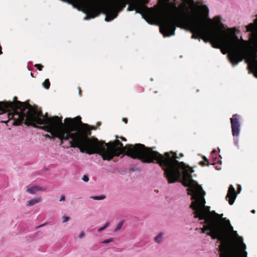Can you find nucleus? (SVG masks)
Listing matches in <instances>:
<instances>
[{
  "label": "nucleus",
  "instance_id": "nucleus-22",
  "mask_svg": "<svg viewBox=\"0 0 257 257\" xmlns=\"http://www.w3.org/2000/svg\"><path fill=\"white\" fill-rule=\"evenodd\" d=\"M242 41V61L244 59V45H245V41L243 40L242 39L241 40Z\"/></svg>",
  "mask_w": 257,
  "mask_h": 257
},
{
  "label": "nucleus",
  "instance_id": "nucleus-13",
  "mask_svg": "<svg viewBox=\"0 0 257 257\" xmlns=\"http://www.w3.org/2000/svg\"><path fill=\"white\" fill-rule=\"evenodd\" d=\"M45 188H42V187H41L38 186H32V187H30L28 186V187H27V190H26L27 192H28V193L32 194H34L38 191H45Z\"/></svg>",
  "mask_w": 257,
  "mask_h": 257
},
{
  "label": "nucleus",
  "instance_id": "nucleus-25",
  "mask_svg": "<svg viewBox=\"0 0 257 257\" xmlns=\"http://www.w3.org/2000/svg\"><path fill=\"white\" fill-rule=\"evenodd\" d=\"M114 240V239L113 238H111L110 239H105L103 240L102 243H108L111 242H112Z\"/></svg>",
  "mask_w": 257,
  "mask_h": 257
},
{
  "label": "nucleus",
  "instance_id": "nucleus-38",
  "mask_svg": "<svg viewBox=\"0 0 257 257\" xmlns=\"http://www.w3.org/2000/svg\"><path fill=\"white\" fill-rule=\"evenodd\" d=\"M44 225V224H42V225H40V226H38V227H40L41 226H43Z\"/></svg>",
  "mask_w": 257,
  "mask_h": 257
},
{
  "label": "nucleus",
  "instance_id": "nucleus-2",
  "mask_svg": "<svg viewBox=\"0 0 257 257\" xmlns=\"http://www.w3.org/2000/svg\"><path fill=\"white\" fill-rule=\"evenodd\" d=\"M184 3L177 8L174 3H169V7L174 10L173 18L166 17L160 29L164 37L175 35L176 27L189 31L192 39H201L206 24L212 20L209 18V9L203 5L201 1L182 0Z\"/></svg>",
  "mask_w": 257,
  "mask_h": 257
},
{
  "label": "nucleus",
  "instance_id": "nucleus-27",
  "mask_svg": "<svg viewBox=\"0 0 257 257\" xmlns=\"http://www.w3.org/2000/svg\"><path fill=\"white\" fill-rule=\"evenodd\" d=\"M69 217L66 216H64L63 217V222H67V221L69 220Z\"/></svg>",
  "mask_w": 257,
  "mask_h": 257
},
{
  "label": "nucleus",
  "instance_id": "nucleus-32",
  "mask_svg": "<svg viewBox=\"0 0 257 257\" xmlns=\"http://www.w3.org/2000/svg\"><path fill=\"white\" fill-rule=\"evenodd\" d=\"M183 156H184V155H183V154H180L179 157H178V156H177V157H178V158H177V159H179V158H180V157H183Z\"/></svg>",
  "mask_w": 257,
  "mask_h": 257
},
{
  "label": "nucleus",
  "instance_id": "nucleus-19",
  "mask_svg": "<svg viewBox=\"0 0 257 257\" xmlns=\"http://www.w3.org/2000/svg\"><path fill=\"white\" fill-rule=\"evenodd\" d=\"M163 234L162 233H159L155 238V241L156 242L159 243L162 241Z\"/></svg>",
  "mask_w": 257,
  "mask_h": 257
},
{
  "label": "nucleus",
  "instance_id": "nucleus-31",
  "mask_svg": "<svg viewBox=\"0 0 257 257\" xmlns=\"http://www.w3.org/2000/svg\"><path fill=\"white\" fill-rule=\"evenodd\" d=\"M240 191H241V185H238V186H237V191L240 192Z\"/></svg>",
  "mask_w": 257,
  "mask_h": 257
},
{
  "label": "nucleus",
  "instance_id": "nucleus-7",
  "mask_svg": "<svg viewBox=\"0 0 257 257\" xmlns=\"http://www.w3.org/2000/svg\"><path fill=\"white\" fill-rule=\"evenodd\" d=\"M148 3L149 0H132L128 4L127 10H135L136 13L141 14L143 18L150 24L161 26L166 17L169 4L163 3L160 7L148 8L145 6Z\"/></svg>",
  "mask_w": 257,
  "mask_h": 257
},
{
  "label": "nucleus",
  "instance_id": "nucleus-21",
  "mask_svg": "<svg viewBox=\"0 0 257 257\" xmlns=\"http://www.w3.org/2000/svg\"><path fill=\"white\" fill-rule=\"evenodd\" d=\"M105 198V195L96 196L91 197V198H92L94 200H103Z\"/></svg>",
  "mask_w": 257,
  "mask_h": 257
},
{
  "label": "nucleus",
  "instance_id": "nucleus-37",
  "mask_svg": "<svg viewBox=\"0 0 257 257\" xmlns=\"http://www.w3.org/2000/svg\"><path fill=\"white\" fill-rule=\"evenodd\" d=\"M251 213H255V211L254 210H251Z\"/></svg>",
  "mask_w": 257,
  "mask_h": 257
},
{
  "label": "nucleus",
  "instance_id": "nucleus-28",
  "mask_svg": "<svg viewBox=\"0 0 257 257\" xmlns=\"http://www.w3.org/2000/svg\"><path fill=\"white\" fill-rule=\"evenodd\" d=\"M65 200V197L64 195H62L60 197V201H64Z\"/></svg>",
  "mask_w": 257,
  "mask_h": 257
},
{
  "label": "nucleus",
  "instance_id": "nucleus-11",
  "mask_svg": "<svg viewBox=\"0 0 257 257\" xmlns=\"http://www.w3.org/2000/svg\"><path fill=\"white\" fill-rule=\"evenodd\" d=\"M237 193L232 185L229 187L227 194L226 196V199L227 200L230 205H232L236 197Z\"/></svg>",
  "mask_w": 257,
  "mask_h": 257
},
{
  "label": "nucleus",
  "instance_id": "nucleus-9",
  "mask_svg": "<svg viewBox=\"0 0 257 257\" xmlns=\"http://www.w3.org/2000/svg\"><path fill=\"white\" fill-rule=\"evenodd\" d=\"M246 31L250 32L249 38L252 45L257 47V18L254 23H250L246 27Z\"/></svg>",
  "mask_w": 257,
  "mask_h": 257
},
{
  "label": "nucleus",
  "instance_id": "nucleus-26",
  "mask_svg": "<svg viewBox=\"0 0 257 257\" xmlns=\"http://www.w3.org/2000/svg\"><path fill=\"white\" fill-rule=\"evenodd\" d=\"M82 180L84 182H86L88 181L89 178H88V177L87 175H83V176L82 177Z\"/></svg>",
  "mask_w": 257,
  "mask_h": 257
},
{
  "label": "nucleus",
  "instance_id": "nucleus-23",
  "mask_svg": "<svg viewBox=\"0 0 257 257\" xmlns=\"http://www.w3.org/2000/svg\"><path fill=\"white\" fill-rule=\"evenodd\" d=\"M109 222H106L105 223V224L103 227H100L98 229V231L101 232V231L103 230L109 225Z\"/></svg>",
  "mask_w": 257,
  "mask_h": 257
},
{
  "label": "nucleus",
  "instance_id": "nucleus-36",
  "mask_svg": "<svg viewBox=\"0 0 257 257\" xmlns=\"http://www.w3.org/2000/svg\"><path fill=\"white\" fill-rule=\"evenodd\" d=\"M234 144L238 146V142H236V141L235 140H234Z\"/></svg>",
  "mask_w": 257,
  "mask_h": 257
},
{
  "label": "nucleus",
  "instance_id": "nucleus-6",
  "mask_svg": "<svg viewBox=\"0 0 257 257\" xmlns=\"http://www.w3.org/2000/svg\"><path fill=\"white\" fill-rule=\"evenodd\" d=\"M17 99L15 97L13 101L0 102V114L8 118L1 122L6 123L8 126L9 123L12 125L18 126L24 122L28 126L40 128V126L37 124L44 123L43 119L44 115L42 111L29 103L22 102Z\"/></svg>",
  "mask_w": 257,
  "mask_h": 257
},
{
  "label": "nucleus",
  "instance_id": "nucleus-16",
  "mask_svg": "<svg viewBox=\"0 0 257 257\" xmlns=\"http://www.w3.org/2000/svg\"><path fill=\"white\" fill-rule=\"evenodd\" d=\"M213 21L215 23L217 26H223V25L221 23V19L219 17H215L213 19Z\"/></svg>",
  "mask_w": 257,
  "mask_h": 257
},
{
  "label": "nucleus",
  "instance_id": "nucleus-4",
  "mask_svg": "<svg viewBox=\"0 0 257 257\" xmlns=\"http://www.w3.org/2000/svg\"><path fill=\"white\" fill-rule=\"evenodd\" d=\"M152 158L153 162L159 164L164 171V176L169 183H174L180 180L182 176L184 186L188 187V194L191 196L202 191V187L192 178V169L183 162L177 161L175 152H166L164 155L156 151Z\"/></svg>",
  "mask_w": 257,
  "mask_h": 257
},
{
  "label": "nucleus",
  "instance_id": "nucleus-33",
  "mask_svg": "<svg viewBox=\"0 0 257 257\" xmlns=\"http://www.w3.org/2000/svg\"><path fill=\"white\" fill-rule=\"evenodd\" d=\"M120 139L123 141H126V139L125 138L122 137H120Z\"/></svg>",
  "mask_w": 257,
  "mask_h": 257
},
{
  "label": "nucleus",
  "instance_id": "nucleus-5",
  "mask_svg": "<svg viewBox=\"0 0 257 257\" xmlns=\"http://www.w3.org/2000/svg\"><path fill=\"white\" fill-rule=\"evenodd\" d=\"M205 25L201 39L205 43L210 42L213 48L221 49L223 54L228 53L230 62L233 65L241 61V39L236 35L238 32L235 28L220 30L218 33L212 25Z\"/></svg>",
  "mask_w": 257,
  "mask_h": 257
},
{
  "label": "nucleus",
  "instance_id": "nucleus-12",
  "mask_svg": "<svg viewBox=\"0 0 257 257\" xmlns=\"http://www.w3.org/2000/svg\"><path fill=\"white\" fill-rule=\"evenodd\" d=\"M248 67L249 70L253 73L255 77L257 78V59L255 57L252 58L248 63Z\"/></svg>",
  "mask_w": 257,
  "mask_h": 257
},
{
  "label": "nucleus",
  "instance_id": "nucleus-10",
  "mask_svg": "<svg viewBox=\"0 0 257 257\" xmlns=\"http://www.w3.org/2000/svg\"><path fill=\"white\" fill-rule=\"evenodd\" d=\"M237 115H233L231 119V124L232 135L234 137H237L239 135V121L237 118Z\"/></svg>",
  "mask_w": 257,
  "mask_h": 257
},
{
  "label": "nucleus",
  "instance_id": "nucleus-35",
  "mask_svg": "<svg viewBox=\"0 0 257 257\" xmlns=\"http://www.w3.org/2000/svg\"><path fill=\"white\" fill-rule=\"evenodd\" d=\"M2 47L0 46V54H2Z\"/></svg>",
  "mask_w": 257,
  "mask_h": 257
},
{
  "label": "nucleus",
  "instance_id": "nucleus-30",
  "mask_svg": "<svg viewBox=\"0 0 257 257\" xmlns=\"http://www.w3.org/2000/svg\"><path fill=\"white\" fill-rule=\"evenodd\" d=\"M122 121L125 123H127V119L126 118H122Z\"/></svg>",
  "mask_w": 257,
  "mask_h": 257
},
{
  "label": "nucleus",
  "instance_id": "nucleus-34",
  "mask_svg": "<svg viewBox=\"0 0 257 257\" xmlns=\"http://www.w3.org/2000/svg\"><path fill=\"white\" fill-rule=\"evenodd\" d=\"M45 137L46 138H51V137H50V136L49 135H48V134H47V135H45Z\"/></svg>",
  "mask_w": 257,
  "mask_h": 257
},
{
  "label": "nucleus",
  "instance_id": "nucleus-29",
  "mask_svg": "<svg viewBox=\"0 0 257 257\" xmlns=\"http://www.w3.org/2000/svg\"><path fill=\"white\" fill-rule=\"evenodd\" d=\"M84 236V233L82 232L80 233L79 237V238H82Z\"/></svg>",
  "mask_w": 257,
  "mask_h": 257
},
{
  "label": "nucleus",
  "instance_id": "nucleus-20",
  "mask_svg": "<svg viewBox=\"0 0 257 257\" xmlns=\"http://www.w3.org/2000/svg\"><path fill=\"white\" fill-rule=\"evenodd\" d=\"M124 223V221L123 220L120 221L118 224L117 225V226L115 228V229H114V232H116L118 230H120L123 225Z\"/></svg>",
  "mask_w": 257,
  "mask_h": 257
},
{
  "label": "nucleus",
  "instance_id": "nucleus-17",
  "mask_svg": "<svg viewBox=\"0 0 257 257\" xmlns=\"http://www.w3.org/2000/svg\"><path fill=\"white\" fill-rule=\"evenodd\" d=\"M204 161H201L199 163V164L202 166H204L205 165L208 166L209 165L210 163L209 162V160L205 157V156L203 157Z\"/></svg>",
  "mask_w": 257,
  "mask_h": 257
},
{
  "label": "nucleus",
  "instance_id": "nucleus-24",
  "mask_svg": "<svg viewBox=\"0 0 257 257\" xmlns=\"http://www.w3.org/2000/svg\"><path fill=\"white\" fill-rule=\"evenodd\" d=\"M34 66L39 71H42L43 68V66L40 64H36Z\"/></svg>",
  "mask_w": 257,
  "mask_h": 257
},
{
  "label": "nucleus",
  "instance_id": "nucleus-18",
  "mask_svg": "<svg viewBox=\"0 0 257 257\" xmlns=\"http://www.w3.org/2000/svg\"><path fill=\"white\" fill-rule=\"evenodd\" d=\"M43 85L46 89H49L50 86V82L49 80L48 79H46L43 82Z\"/></svg>",
  "mask_w": 257,
  "mask_h": 257
},
{
  "label": "nucleus",
  "instance_id": "nucleus-15",
  "mask_svg": "<svg viewBox=\"0 0 257 257\" xmlns=\"http://www.w3.org/2000/svg\"><path fill=\"white\" fill-rule=\"evenodd\" d=\"M246 245L243 242V238H242V257H247V252L245 251Z\"/></svg>",
  "mask_w": 257,
  "mask_h": 257
},
{
  "label": "nucleus",
  "instance_id": "nucleus-1",
  "mask_svg": "<svg viewBox=\"0 0 257 257\" xmlns=\"http://www.w3.org/2000/svg\"><path fill=\"white\" fill-rule=\"evenodd\" d=\"M43 121L44 125L41 126L40 128L50 133L53 138L59 139L61 145L64 141L71 139L68 142L69 145H64L63 148H78L82 153L89 155L97 154L101 156L103 160L110 161L114 156L119 157L124 153V155L133 159H138L143 163H151L153 162L154 155L156 154L152 148L141 144H129L124 147L118 140L105 143L95 138H90L91 134L90 126L83 123L79 116L73 118H66L63 123L62 117L49 116L46 113Z\"/></svg>",
  "mask_w": 257,
  "mask_h": 257
},
{
  "label": "nucleus",
  "instance_id": "nucleus-8",
  "mask_svg": "<svg viewBox=\"0 0 257 257\" xmlns=\"http://www.w3.org/2000/svg\"><path fill=\"white\" fill-rule=\"evenodd\" d=\"M219 248L220 257H241V239L221 243Z\"/></svg>",
  "mask_w": 257,
  "mask_h": 257
},
{
  "label": "nucleus",
  "instance_id": "nucleus-3",
  "mask_svg": "<svg viewBox=\"0 0 257 257\" xmlns=\"http://www.w3.org/2000/svg\"><path fill=\"white\" fill-rule=\"evenodd\" d=\"M198 193L191 196L192 201L190 208L194 210L195 218L204 220L201 222L205 224L201 228V232L210 236L213 239H218L221 243L241 239L237 231L233 230L229 220L222 218L223 214L220 215L214 211H210V207L205 206L204 197L205 192L203 190Z\"/></svg>",
  "mask_w": 257,
  "mask_h": 257
},
{
  "label": "nucleus",
  "instance_id": "nucleus-14",
  "mask_svg": "<svg viewBox=\"0 0 257 257\" xmlns=\"http://www.w3.org/2000/svg\"><path fill=\"white\" fill-rule=\"evenodd\" d=\"M42 199L41 197H37L33 199H31L27 202V206H33L34 204L39 203L41 201Z\"/></svg>",
  "mask_w": 257,
  "mask_h": 257
}]
</instances>
